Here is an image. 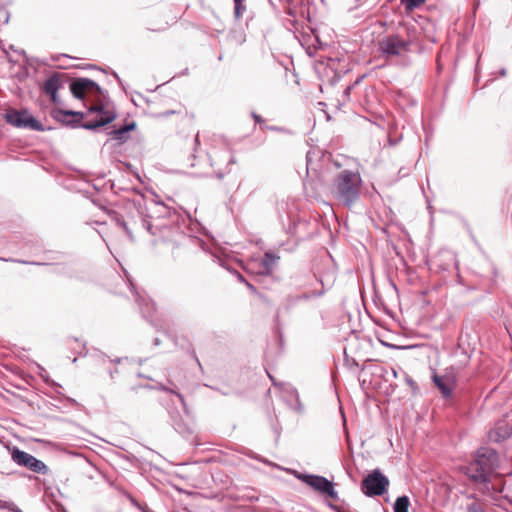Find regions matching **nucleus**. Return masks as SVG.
Masks as SVG:
<instances>
[{
    "label": "nucleus",
    "mask_w": 512,
    "mask_h": 512,
    "mask_svg": "<svg viewBox=\"0 0 512 512\" xmlns=\"http://www.w3.org/2000/svg\"><path fill=\"white\" fill-rule=\"evenodd\" d=\"M70 90L75 98L83 99L88 93L98 90V86L90 79L80 78L71 83Z\"/></svg>",
    "instance_id": "8"
},
{
    "label": "nucleus",
    "mask_w": 512,
    "mask_h": 512,
    "mask_svg": "<svg viewBox=\"0 0 512 512\" xmlns=\"http://www.w3.org/2000/svg\"><path fill=\"white\" fill-rule=\"evenodd\" d=\"M11 459L18 466L25 467L34 473L47 474L49 471L47 465L43 461L23 450H20L18 447L12 448Z\"/></svg>",
    "instance_id": "6"
},
{
    "label": "nucleus",
    "mask_w": 512,
    "mask_h": 512,
    "mask_svg": "<svg viewBox=\"0 0 512 512\" xmlns=\"http://www.w3.org/2000/svg\"><path fill=\"white\" fill-rule=\"evenodd\" d=\"M89 114H96V118L82 124V127L88 130H94L98 127L111 123L116 118V112L111 103L105 102L91 106L88 109Z\"/></svg>",
    "instance_id": "5"
},
{
    "label": "nucleus",
    "mask_w": 512,
    "mask_h": 512,
    "mask_svg": "<svg viewBox=\"0 0 512 512\" xmlns=\"http://www.w3.org/2000/svg\"><path fill=\"white\" fill-rule=\"evenodd\" d=\"M252 116H253V118L255 119L256 122H261V118H260L259 115L253 113Z\"/></svg>",
    "instance_id": "23"
},
{
    "label": "nucleus",
    "mask_w": 512,
    "mask_h": 512,
    "mask_svg": "<svg viewBox=\"0 0 512 512\" xmlns=\"http://www.w3.org/2000/svg\"><path fill=\"white\" fill-rule=\"evenodd\" d=\"M499 462L497 452L488 447L477 450L474 459L465 467V474L476 484L487 485Z\"/></svg>",
    "instance_id": "1"
},
{
    "label": "nucleus",
    "mask_w": 512,
    "mask_h": 512,
    "mask_svg": "<svg viewBox=\"0 0 512 512\" xmlns=\"http://www.w3.org/2000/svg\"><path fill=\"white\" fill-rule=\"evenodd\" d=\"M323 293H324V291H321V292H319V293L317 294V296H320V295H322Z\"/></svg>",
    "instance_id": "25"
},
{
    "label": "nucleus",
    "mask_w": 512,
    "mask_h": 512,
    "mask_svg": "<svg viewBox=\"0 0 512 512\" xmlns=\"http://www.w3.org/2000/svg\"><path fill=\"white\" fill-rule=\"evenodd\" d=\"M5 121L22 129H30L33 131H44V125L38 121L27 109H7L4 114Z\"/></svg>",
    "instance_id": "4"
},
{
    "label": "nucleus",
    "mask_w": 512,
    "mask_h": 512,
    "mask_svg": "<svg viewBox=\"0 0 512 512\" xmlns=\"http://www.w3.org/2000/svg\"><path fill=\"white\" fill-rule=\"evenodd\" d=\"M388 485V478L379 470H374L364 478L361 489L366 496H380L387 491Z\"/></svg>",
    "instance_id": "7"
},
{
    "label": "nucleus",
    "mask_w": 512,
    "mask_h": 512,
    "mask_svg": "<svg viewBox=\"0 0 512 512\" xmlns=\"http://www.w3.org/2000/svg\"><path fill=\"white\" fill-rule=\"evenodd\" d=\"M238 278L240 281L242 282H245V284L247 285V287L251 290V291H255V288L253 285H251L250 283H248L247 281H245V279L242 277V275L238 274Z\"/></svg>",
    "instance_id": "22"
},
{
    "label": "nucleus",
    "mask_w": 512,
    "mask_h": 512,
    "mask_svg": "<svg viewBox=\"0 0 512 512\" xmlns=\"http://www.w3.org/2000/svg\"><path fill=\"white\" fill-rule=\"evenodd\" d=\"M433 381L445 398L452 395L454 382L450 378L435 375Z\"/></svg>",
    "instance_id": "14"
},
{
    "label": "nucleus",
    "mask_w": 512,
    "mask_h": 512,
    "mask_svg": "<svg viewBox=\"0 0 512 512\" xmlns=\"http://www.w3.org/2000/svg\"><path fill=\"white\" fill-rule=\"evenodd\" d=\"M11 511L12 512H23L22 510H20L18 507H13L11 508Z\"/></svg>",
    "instance_id": "24"
},
{
    "label": "nucleus",
    "mask_w": 512,
    "mask_h": 512,
    "mask_svg": "<svg viewBox=\"0 0 512 512\" xmlns=\"http://www.w3.org/2000/svg\"><path fill=\"white\" fill-rule=\"evenodd\" d=\"M61 88V81L57 75L49 77L44 83V91L51 98L53 103H58V90Z\"/></svg>",
    "instance_id": "13"
},
{
    "label": "nucleus",
    "mask_w": 512,
    "mask_h": 512,
    "mask_svg": "<svg viewBox=\"0 0 512 512\" xmlns=\"http://www.w3.org/2000/svg\"><path fill=\"white\" fill-rule=\"evenodd\" d=\"M275 262L276 258L273 255L266 253L262 259L248 263V270L259 275H268L271 273Z\"/></svg>",
    "instance_id": "9"
},
{
    "label": "nucleus",
    "mask_w": 512,
    "mask_h": 512,
    "mask_svg": "<svg viewBox=\"0 0 512 512\" xmlns=\"http://www.w3.org/2000/svg\"><path fill=\"white\" fill-rule=\"evenodd\" d=\"M52 116L60 122L72 124L74 122H80L84 118V113L71 110L55 109L52 112Z\"/></svg>",
    "instance_id": "11"
},
{
    "label": "nucleus",
    "mask_w": 512,
    "mask_h": 512,
    "mask_svg": "<svg viewBox=\"0 0 512 512\" xmlns=\"http://www.w3.org/2000/svg\"><path fill=\"white\" fill-rule=\"evenodd\" d=\"M469 501L466 505V512H486L482 502H480L474 495H467Z\"/></svg>",
    "instance_id": "15"
},
{
    "label": "nucleus",
    "mask_w": 512,
    "mask_h": 512,
    "mask_svg": "<svg viewBox=\"0 0 512 512\" xmlns=\"http://www.w3.org/2000/svg\"><path fill=\"white\" fill-rule=\"evenodd\" d=\"M410 505L409 498L407 496H400L396 499L394 503L393 510L394 512H408Z\"/></svg>",
    "instance_id": "16"
},
{
    "label": "nucleus",
    "mask_w": 512,
    "mask_h": 512,
    "mask_svg": "<svg viewBox=\"0 0 512 512\" xmlns=\"http://www.w3.org/2000/svg\"><path fill=\"white\" fill-rule=\"evenodd\" d=\"M511 429L505 421H500L489 431L488 437L493 442H501L509 437Z\"/></svg>",
    "instance_id": "12"
},
{
    "label": "nucleus",
    "mask_w": 512,
    "mask_h": 512,
    "mask_svg": "<svg viewBox=\"0 0 512 512\" xmlns=\"http://www.w3.org/2000/svg\"><path fill=\"white\" fill-rule=\"evenodd\" d=\"M304 481L314 488L315 490L327 494L331 497L335 496V491L333 488L332 483L327 480L325 477L322 476H316V475H307L304 478Z\"/></svg>",
    "instance_id": "10"
},
{
    "label": "nucleus",
    "mask_w": 512,
    "mask_h": 512,
    "mask_svg": "<svg viewBox=\"0 0 512 512\" xmlns=\"http://www.w3.org/2000/svg\"><path fill=\"white\" fill-rule=\"evenodd\" d=\"M13 507H17V506L12 502L0 501V508L9 509L11 511V508H13Z\"/></svg>",
    "instance_id": "20"
},
{
    "label": "nucleus",
    "mask_w": 512,
    "mask_h": 512,
    "mask_svg": "<svg viewBox=\"0 0 512 512\" xmlns=\"http://www.w3.org/2000/svg\"><path fill=\"white\" fill-rule=\"evenodd\" d=\"M361 186L362 179L358 172L344 170L334 179L331 193L340 203L350 206L359 198Z\"/></svg>",
    "instance_id": "2"
},
{
    "label": "nucleus",
    "mask_w": 512,
    "mask_h": 512,
    "mask_svg": "<svg viewBox=\"0 0 512 512\" xmlns=\"http://www.w3.org/2000/svg\"><path fill=\"white\" fill-rule=\"evenodd\" d=\"M244 0H234L235 7H234V13L236 18H240L243 15V12L245 11V6L243 4Z\"/></svg>",
    "instance_id": "18"
},
{
    "label": "nucleus",
    "mask_w": 512,
    "mask_h": 512,
    "mask_svg": "<svg viewBox=\"0 0 512 512\" xmlns=\"http://www.w3.org/2000/svg\"><path fill=\"white\" fill-rule=\"evenodd\" d=\"M411 41L405 40L397 34L388 35L378 42V51L387 60L404 56L410 51Z\"/></svg>",
    "instance_id": "3"
},
{
    "label": "nucleus",
    "mask_w": 512,
    "mask_h": 512,
    "mask_svg": "<svg viewBox=\"0 0 512 512\" xmlns=\"http://www.w3.org/2000/svg\"><path fill=\"white\" fill-rule=\"evenodd\" d=\"M117 223H118V225H119V226L123 227V229H124V230L127 232V234L131 237V233H130L129 229H128V228H127V226H126V223H125L123 220H121V219H117Z\"/></svg>",
    "instance_id": "21"
},
{
    "label": "nucleus",
    "mask_w": 512,
    "mask_h": 512,
    "mask_svg": "<svg viewBox=\"0 0 512 512\" xmlns=\"http://www.w3.org/2000/svg\"><path fill=\"white\" fill-rule=\"evenodd\" d=\"M426 1L427 0H400L401 4L405 7L406 12H412Z\"/></svg>",
    "instance_id": "17"
},
{
    "label": "nucleus",
    "mask_w": 512,
    "mask_h": 512,
    "mask_svg": "<svg viewBox=\"0 0 512 512\" xmlns=\"http://www.w3.org/2000/svg\"><path fill=\"white\" fill-rule=\"evenodd\" d=\"M134 127V125H131V126H126L124 128H121V129H118L115 131V135H116V138L117 139H121L122 138V135L127 133L130 129H132Z\"/></svg>",
    "instance_id": "19"
}]
</instances>
